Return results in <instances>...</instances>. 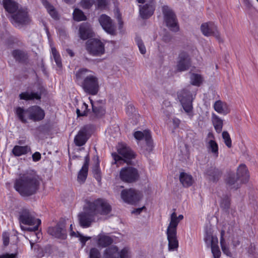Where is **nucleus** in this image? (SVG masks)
<instances>
[{
  "label": "nucleus",
  "mask_w": 258,
  "mask_h": 258,
  "mask_svg": "<svg viewBox=\"0 0 258 258\" xmlns=\"http://www.w3.org/2000/svg\"><path fill=\"white\" fill-rule=\"evenodd\" d=\"M40 185V179L36 172L28 171L20 175L14 183V188L22 197H29L35 194Z\"/></svg>",
  "instance_id": "nucleus-1"
},
{
  "label": "nucleus",
  "mask_w": 258,
  "mask_h": 258,
  "mask_svg": "<svg viewBox=\"0 0 258 258\" xmlns=\"http://www.w3.org/2000/svg\"><path fill=\"white\" fill-rule=\"evenodd\" d=\"M3 3L6 10L12 14L11 21L16 27L20 28L30 22L27 9H19L18 4L12 0H3Z\"/></svg>",
  "instance_id": "nucleus-2"
},
{
  "label": "nucleus",
  "mask_w": 258,
  "mask_h": 258,
  "mask_svg": "<svg viewBox=\"0 0 258 258\" xmlns=\"http://www.w3.org/2000/svg\"><path fill=\"white\" fill-rule=\"evenodd\" d=\"M76 79L78 82L83 80L81 86L84 91L89 94L96 95L99 90V80L95 74L86 69H81L76 74Z\"/></svg>",
  "instance_id": "nucleus-3"
},
{
  "label": "nucleus",
  "mask_w": 258,
  "mask_h": 258,
  "mask_svg": "<svg viewBox=\"0 0 258 258\" xmlns=\"http://www.w3.org/2000/svg\"><path fill=\"white\" fill-rule=\"evenodd\" d=\"M183 219L182 215L177 216L174 210L169 217V223L167 227L166 235L168 242L169 251L174 250L178 247V241L177 237V227L179 222Z\"/></svg>",
  "instance_id": "nucleus-4"
},
{
  "label": "nucleus",
  "mask_w": 258,
  "mask_h": 258,
  "mask_svg": "<svg viewBox=\"0 0 258 258\" xmlns=\"http://www.w3.org/2000/svg\"><path fill=\"white\" fill-rule=\"evenodd\" d=\"M16 113L23 122H26L27 118L38 121L42 120L45 117L44 110L37 105L31 106L25 110L18 107L16 109Z\"/></svg>",
  "instance_id": "nucleus-5"
},
{
  "label": "nucleus",
  "mask_w": 258,
  "mask_h": 258,
  "mask_svg": "<svg viewBox=\"0 0 258 258\" xmlns=\"http://www.w3.org/2000/svg\"><path fill=\"white\" fill-rule=\"evenodd\" d=\"M19 219L21 224L33 226V228H24L21 226L22 229L24 230L35 231L41 224V220L35 218L34 213L26 208H23L20 212Z\"/></svg>",
  "instance_id": "nucleus-6"
},
{
  "label": "nucleus",
  "mask_w": 258,
  "mask_h": 258,
  "mask_svg": "<svg viewBox=\"0 0 258 258\" xmlns=\"http://www.w3.org/2000/svg\"><path fill=\"white\" fill-rule=\"evenodd\" d=\"M248 179L247 169L245 165L242 164L237 169L236 178L230 176L227 179V183L231 188L237 189L240 184L246 183Z\"/></svg>",
  "instance_id": "nucleus-7"
},
{
  "label": "nucleus",
  "mask_w": 258,
  "mask_h": 258,
  "mask_svg": "<svg viewBox=\"0 0 258 258\" xmlns=\"http://www.w3.org/2000/svg\"><path fill=\"white\" fill-rule=\"evenodd\" d=\"M87 206L89 210L95 215L97 214L106 215L111 210V207L106 200L98 199L93 202H88Z\"/></svg>",
  "instance_id": "nucleus-8"
},
{
  "label": "nucleus",
  "mask_w": 258,
  "mask_h": 258,
  "mask_svg": "<svg viewBox=\"0 0 258 258\" xmlns=\"http://www.w3.org/2000/svg\"><path fill=\"white\" fill-rule=\"evenodd\" d=\"M178 98L185 112H186L189 116L192 117L193 115V107L192 104L193 100L192 94L188 90L183 89L178 93Z\"/></svg>",
  "instance_id": "nucleus-9"
},
{
  "label": "nucleus",
  "mask_w": 258,
  "mask_h": 258,
  "mask_svg": "<svg viewBox=\"0 0 258 258\" xmlns=\"http://www.w3.org/2000/svg\"><path fill=\"white\" fill-rule=\"evenodd\" d=\"M86 47L88 53L93 56H101L105 52L104 43L96 39L88 40Z\"/></svg>",
  "instance_id": "nucleus-10"
},
{
  "label": "nucleus",
  "mask_w": 258,
  "mask_h": 258,
  "mask_svg": "<svg viewBox=\"0 0 258 258\" xmlns=\"http://www.w3.org/2000/svg\"><path fill=\"white\" fill-rule=\"evenodd\" d=\"M117 150L118 153L122 156V160L125 162L128 163L129 160H131L135 157V154L133 151L126 145L123 144H119L117 147ZM115 162L122 160V158L117 155L116 153L112 154Z\"/></svg>",
  "instance_id": "nucleus-11"
},
{
  "label": "nucleus",
  "mask_w": 258,
  "mask_h": 258,
  "mask_svg": "<svg viewBox=\"0 0 258 258\" xmlns=\"http://www.w3.org/2000/svg\"><path fill=\"white\" fill-rule=\"evenodd\" d=\"M119 177L124 182L132 183L137 181L139 178L138 170L132 167H124L121 169Z\"/></svg>",
  "instance_id": "nucleus-12"
},
{
  "label": "nucleus",
  "mask_w": 258,
  "mask_h": 258,
  "mask_svg": "<svg viewBox=\"0 0 258 258\" xmlns=\"http://www.w3.org/2000/svg\"><path fill=\"white\" fill-rule=\"evenodd\" d=\"M162 11L164 14V21L167 26L173 31L178 30V26L175 14L168 7L163 6Z\"/></svg>",
  "instance_id": "nucleus-13"
},
{
  "label": "nucleus",
  "mask_w": 258,
  "mask_h": 258,
  "mask_svg": "<svg viewBox=\"0 0 258 258\" xmlns=\"http://www.w3.org/2000/svg\"><path fill=\"white\" fill-rule=\"evenodd\" d=\"M204 240L206 244L211 247L213 258H220L221 252L218 245V239L217 236L207 233Z\"/></svg>",
  "instance_id": "nucleus-14"
},
{
  "label": "nucleus",
  "mask_w": 258,
  "mask_h": 258,
  "mask_svg": "<svg viewBox=\"0 0 258 258\" xmlns=\"http://www.w3.org/2000/svg\"><path fill=\"white\" fill-rule=\"evenodd\" d=\"M95 215L89 210V207L87 206L84 208V211L78 215L79 223L83 228H87L90 226L94 220Z\"/></svg>",
  "instance_id": "nucleus-15"
},
{
  "label": "nucleus",
  "mask_w": 258,
  "mask_h": 258,
  "mask_svg": "<svg viewBox=\"0 0 258 258\" xmlns=\"http://www.w3.org/2000/svg\"><path fill=\"white\" fill-rule=\"evenodd\" d=\"M201 29L203 34L206 36H214L219 42L223 40L217 30V27L212 22L206 23L201 25Z\"/></svg>",
  "instance_id": "nucleus-16"
},
{
  "label": "nucleus",
  "mask_w": 258,
  "mask_h": 258,
  "mask_svg": "<svg viewBox=\"0 0 258 258\" xmlns=\"http://www.w3.org/2000/svg\"><path fill=\"white\" fill-rule=\"evenodd\" d=\"M142 196L140 192L134 189L123 190L121 194L122 200L124 202L132 204L139 201L142 198Z\"/></svg>",
  "instance_id": "nucleus-17"
},
{
  "label": "nucleus",
  "mask_w": 258,
  "mask_h": 258,
  "mask_svg": "<svg viewBox=\"0 0 258 258\" xmlns=\"http://www.w3.org/2000/svg\"><path fill=\"white\" fill-rule=\"evenodd\" d=\"M98 21L103 29L107 33L111 35L115 34V27L109 17L105 14L101 15L99 17Z\"/></svg>",
  "instance_id": "nucleus-18"
},
{
  "label": "nucleus",
  "mask_w": 258,
  "mask_h": 258,
  "mask_svg": "<svg viewBox=\"0 0 258 258\" xmlns=\"http://www.w3.org/2000/svg\"><path fill=\"white\" fill-rule=\"evenodd\" d=\"M190 65V59L188 54L184 51L180 52L176 66L177 70L179 72L185 71L188 69Z\"/></svg>",
  "instance_id": "nucleus-19"
},
{
  "label": "nucleus",
  "mask_w": 258,
  "mask_h": 258,
  "mask_svg": "<svg viewBox=\"0 0 258 258\" xmlns=\"http://www.w3.org/2000/svg\"><path fill=\"white\" fill-rule=\"evenodd\" d=\"M47 232L49 234L58 238L65 239L67 236L64 225L62 223H58L54 227H49Z\"/></svg>",
  "instance_id": "nucleus-20"
},
{
  "label": "nucleus",
  "mask_w": 258,
  "mask_h": 258,
  "mask_svg": "<svg viewBox=\"0 0 258 258\" xmlns=\"http://www.w3.org/2000/svg\"><path fill=\"white\" fill-rule=\"evenodd\" d=\"M134 136L135 138L138 141L145 140L149 147V149H151L152 147V141L150 131L145 130L143 132L137 131L135 132Z\"/></svg>",
  "instance_id": "nucleus-21"
},
{
  "label": "nucleus",
  "mask_w": 258,
  "mask_h": 258,
  "mask_svg": "<svg viewBox=\"0 0 258 258\" xmlns=\"http://www.w3.org/2000/svg\"><path fill=\"white\" fill-rule=\"evenodd\" d=\"M90 101L92 104V111L95 115L97 117L103 116L105 113L104 101L99 100L93 102L91 99H90Z\"/></svg>",
  "instance_id": "nucleus-22"
},
{
  "label": "nucleus",
  "mask_w": 258,
  "mask_h": 258,
  "mask_svg": "<svg viewBox=\"0 0 258 258\" xmlns=\"http://www.w3.org/2000/svg\"><path fill=\"white\" fill-rule=\"evenodd\" d=\"M88 128L86 126L80 130L74 139V142L77 146H82L86 142L87 138Z\"/></svg>",
  "instance_id": "nucleus-23"
},
{
  "label": "nucleus",
  "mask_w": 258,
  "mask_h": 258,
  "mask_svg": "<svg viewBox=\"0 0 258 258\" xmlns=\"http://www.w3.org/2000/svg\"><path fill=\"white\" fill-rule=\"evenodd\" d=\"M89 158L88 156L85 157V162L82 168L79 171L78 175L77 180L80 183H84L88 175Z\"/></svg>",
  "instance_id": "nucleus-24"
},
{
  "label": "nucleus",
  "mask_w": 258,
  "mask_h": 258,
  "mask_svg": "<svg viewBox=\"0 0 258 258\" xmlns=\"http://www.w3.org/2000/svg\"><path fill=\"white\" fill-rule=\"evenodd\" d=\"M214 110L219 114L226 115L230 112L229 105L221 100L216 101L213 105Z\"/></svg>",
  "instance_id": "nucleus-25"
},
{
  "label": "nucleus",
  "mask_w": 258,
  "mask_h": 258,
  "mask_svg": "<svg viewBox=\"0 0 258 258\" xmlns=\"http://www.w3.org/2000/svg\"><path fill=\"white\" fill-rule=\"evenodd\" d=\"M154 11L153 2L143 6H140V14L143 19H147L153 14Z\"/></svg>",
  "instance_id": "nucleus-26"
},
{
  "label": "nucleus",
  "mask_w": 258,
  "mask_h": 258,
  "mask_svg": "<svg viewBox=\"0 0 258 258\" xmlns=\"http://www.w3.org/2000/svg\"><path fill=\"white\" fill-rule=\"evenodd\" d=\"M97 244L102 247H105L112 243L113 240L111 237L105 233H100L96 237Z\"/></svg>",
  "instance_id": "nucleus-27"
},
{
  "label": "nucleus",
  "mask_w": 258,
  "mask_h": 258,
  "mask_svg": "<svg viewBox=\"0 0 258 258\" xmlns=\"http://www.w3.org/2000/svg\"><path fill=\"white\" fill-rule=\"evenodd\" d=\"M80 37L83 40H86L92 36V29L90 25L87 23L81 25L79 29Z\"/></svg>",
  "instance_id": "nucleus-28"
},
{
  "label": "nucleus",
  "mask_w": 258,
  "mask_h": 258,
  "mask_svg": "<svg viewBox=\"0 0 258 258\" xmlns=\"http://www.w3.org/2000/svg\"><path fill=\"white\" fill-rule=\"evenodd\" d=\"M103 258H119L118 247L112 245L106 248L103 253Z\"/></svg>",
  "instance_id": "nucleus-29"
},
{
  "label": "nucleus",
  "mask_w": 258,
  "mask_h": 258,
  "mask_svg": "<svg viewBox=\"0 0 258 258\" xmlns=\"http://www.w3.org/2000/svg\"><path fill=\"white\" fill-rule=\"evenodd\" d=\"M31 152V148L29 146H21L16 145L12 150V153L15 156H21Z\"/></svg>",
  "instance_id": "nucleus-30"
},
{
  "label": "nucleus",
  "mask_w": 258,
  "mask_h": 258,
  "mask_svg": "<svg viewBox=\"0 0 258 258\" xmlns=\"http://www.w3.org/2000/svg\"><path fill=\"white\" fill-rule=\"evenodd\" d=\"M207 178L211 181H217L221 175V172L217 168L211 167L206 171Z\"/></svg>",
  "instance_id": "nucleus-31"
},
{
  "label": "nucleus",
  "mask_w": 258,
  "mask_h": 258,
  "mask_svg": "<svg viewBox=\"0 0 258 258\" xmlns=\"http://www.w3.org/2000/svg\"><path fill=\"white\" fill-rule=\"evenodd\" d=\"M212 121L215 130L218 133H220L223 128V120L215 113L212 114Z\"/></svg>",
  "instance_id": "nucleus-32"
},
{
  "label": "nucleus",
  "mask_w": 258,
  "mask_h": 258,
  "mask_svg": "<svg viewBox=\"0 0 258 258\" xmlns=\"http://www.w3.org/2000/svg\"><path fill=\"white\" fill-rule=\"evenodd\" d=\"M179 180L182 185L184 187H189L194 182L192 176L185 172L180 173Z\"/></svg>",
  "instance_id": "nucleus-33"
},
{
  "label": "nucleus",
  "mask_w": 258,
  "mask_h": 258,
  "mask_svg": "<svg viewBox=\"0 0 258 258\" xmlns=\"http://www.w3.org/2000/svg\"><path fill=\"white\" fill-rule=\"evenodd\" d=\"M19 97L21 100H31L34 99L40 100L41 99V94L36 92L26 91L23 92L19 95Z\"/></svg>",
  "instance_id": "nucleus-34"
},
{
  "label": "nucleus",
  "mask_w": 258,
  "mask_h": 258,
  "mask_svg": "<svg viewBox=\"0 0 258 258\" xmlns=\"http://www.w3.org/2000/svg\"><path fill=\"white\" fill-rule=\"evenodd\" d=\"M207 147L208 151L211 153L214 157L217 158L219 155L218 145L215 140L207 141Z\"/></svg>",
  "instance_id": "nucleus-35"
},
{
  "label": "nucleus",
  "mask_w": 258,
  "mask_h": 258,
  "mask_svg": "<svg viewBox=\"0 0 258 258\" xmlns=\"http://www.w3.org/2000/svg\"><path fill=\"white\" fill-rule=\"evenodd\" d=\"M43 5L47 9V12L53 18H57L58 15L56 11L54 9L53 6L51 5L46 0H41Z\"/></svg>",
  "instance_id": "nucleus-36"
},
{
  "label": "nucleus",
  "mask_w": 258,
  "mask_h": 258,
  "mask_svg": "<svg viewBox=\"0 0 258 258\" xmlns=\"http://www.w3.org/2000/svg\"><path fill=\"white\" fill-rule=\"evenodd\" d=\"M12 55L15 59L19 61H23L27 58L26 52L19 49L14 50L12 52Z\"/></svg>",
  "instance_id": "nucleus-37"
},
{
  "label": "nucleus",
  "mask_w": 258,
  "mask_h": 258,
  "mask_svg": "<svg viewBox=\"0 0 258 258\" xmlns=\"http://www.w3.org/2000/svg\"><path fill=\"white\" fill-rule=\"evenodd\" d=\"M203 81V77L201 75L192 74L190 76V82L193 85L199 86Z\"/></svg>",
  "instance_id": "nucleus-38"
},
{
  "label": "nucleus",
  "mask_w": 258,
  "mask_h": 258,
  "mask_svg": "<svg viewBox=\"0 0 258 258\" xmlns=\"http://www.w3.org/2000/svg\"><path fill=\"white\" fill-rule=\"evenodd\" d=\"M51 47V53L52 56L57 65V66L59 68H61L62 66L61 64V59L60 58V56L59 53L57 51L55 47L52 46Z\"/></svg>",
  "instance_id": "nucleus-39"
},
{
  "label": "nucleus",
  "mask_w": 258,
  "mask_h": 258,
  "mask_svg": "<svg viewBox=\"0 0 258 258\" xmlns=\"http://www.w3.org/2000/svg\"><path fill=\"white\" fill-rule=\"evenodd\" d=\"M73 18L74 20L77 21H84L86 19V17L84 14L83 12L78 9H75L74 10L73 13Z\"/></svg>",
  "instance_id": "nucleus-40"
},
{
  "label": "nucleus",
  "mask_w": 258,
  "mask_h": 258,
  "mask_svg": "<svg viewBox=\"0 0 258 258\" xmlns=\"http://www.w3.org/2000/svg\"><path fill=\"white\" fill-rule=\"evenodd\" d=\"M93 172L96 179L98 181L101 180L100 170L99 169V162L98 157L96 158V163L93 169Z\"/></svg>",
  "instance_id": "nucleus-41"
},
{
  "label": "nucleus",
  "mask_w": 258,
  "mask_h": 258,
  "mask_svg": "<svg viewBox=\"0 0 258 258\" xmlns=\"http://www.w3.org/2000/svg\"><path fill=\"white\" fill-rule=\"evenodd\" d=\"M88 111V105L85 103H83L81 108H78L76 110L78 116H85L87 114Z\"/></svg>",
  "instance_id": "nucleus-42"
},
{
  "label": "nucleus",
  "mask_w": 258,
  "mask_h": 258,
  "mask_svg": "<svg viewBox=\"0 0 258 258\" xmlns=\"http://www.w3.org/2000/svg\"><path fill=\"white\" fill-rule=\"evenodd\" d=\"M119 257L120 258H131L132 253L130 249L127 247L123 248L119 252Z\"/></svg>",
  "instance_id": "nucleus-43"
},
{
  "label": "nucleus",
  "mask_w": 258,
  "mask_h": 258,
  "mask_svg": "<svg viewBox=\"0 0 258 258\" xmlns=\"http://www.w3.org/2000/svg\"><path fill=\"white\" fill-rule=\"evenodd\" d=\"M222 138L224 140L225 145L228 148H231L232 146L231 140L229 133L227 131H224L222 133Z\"/></svg>",
  "instance_id": "nucleus-44"
},
{
  "label": "nucleus",
  "mask_w": 258,
  "mask_h": 258,
  "mask_svg": "<svg viewBox=\"0 0 258 258\" xmlns=\"http://www.w3.org/2000/svg\"><path fill=\"white\" fill-rule=\"evenodd\" d=\"M136 43L139 47L140 52L142 54H144L146 52V49L142 40L139 38H136Z\"/></svg>",
  "instance_id": "nucleus-45"
},
{
  "label": "nucleus",
  "mask_w": 258,
  "mask_h": 258,
  "mask_svg": "<svg viewBox=\"0 0 258 258\" xmlns=\"http://www.w3.org/2000/svg\"><path fill=\"white\" fill-rule=\"evenodd\" d=\"M89 258H101L99 250L96 248H91L90 251Z\"/></svg>",
  "instance_id": "nucleus-46"
},
{
  "label": "nucleus",
  "mask_w": 258,
  "mask_h": 258,
  "mask_svg": "<svg viewBox=\"0 0 258 258\" xmlns=\"http://www.w3.org/2000/svg\"><path fill=\"white\" fill-rule=\"evenodd\" d=\"M94 3V0H82L81 5L84 9H89Z\"/></svg>",
  "instance_id": "nucleus-47"
},
{
  "label": "nucleus",
  "mask_w": 258,
  "mask_h": 258,
  "mask_svg": "<svg viewBox=\"0 0 258 258\" xmlns=\"http://www.w3.org/2000/svg\"><path fill=\"white\" fill-rule=\"evenodd\" d=\"M230 204V200L228 196L224 197L221 201V206L227 209L229 207Z\"/></svg>",
  "instance_id": "nucleus-48"
},
{
  "label": "nucleus",
  "mask_w": 258,
  "mask_h": 258,
  "mask_svg": "<svg viewBox=\"0 0 258 258\" xmlns=\"http://www.w3.org/2000/svg\"><path fill=\"white\" fill-rule=\"evenodd\" d=\"M222 240H223L222 239L221 242H220L221 249L224 253H225L227 255L229 256L231 255V252H230L228 247L226 245V241L223 242Z\"/></svg>",
  "instance_id": "nucleus-49"
},
{
  "label": "nucleus",
  "mask_w": 258,
  "mask_h": 258,
  "mask_svg": "<svg viewBox=\"0 0 258 258\" xmlns=\"http://www.w3.org/2000/svg\"><path fill=\"white\" fill-rule=\"evenodd\" d=\"M107 3V0H97L95 5L98 9H104Z\"/></svg>",
  "instance_id": "nucleus-50"
},
{
  "label": "nucleus",
  "mask_w": 258,
  "mask_h": 258,
  "mask_svg": "<svg viewBox=\"0 0 258 258\" xmlns=\"http://www.w3.org/2000/svg\"><path fill=\"white\" fill-rule=\"evenodd\" d=\"M3 240L4 244L5 246L8 245L9 243V234L8 232H5L3 234Z\"/></svg>",
  "instance_id": "nucleus-51"
},
{
  "label": "nucleus",
  "mask_w": 258,
  "mask_h": 258,
  "mask_svg": "<svg viewBox=\"0 0 258 258\" xmlns=\"http://www.w3.org/2000/svg\"><path fill=\"white\" fill-rule=\"evenodd\" d=\"M77 237H79V239L80 241L82 243L83 245H84L87 241L89 240L91 237H85L82 235L80 233L77 232Z\"/></svg>",
  "instance_id": "nucleus-52"
},
{
  "label": "nucleus",
  "mask_w": 258,
  "mask_h": 258,
  "mask_svg": "<svg viewBox=\"0 0 258 258\" xmlns=\"http://www.w3.org/2000/svg\"><path fill=\"white\" fill-rule=\"evenodd\" d=\"M32 157L33 161H38L41 159V154L38 152H36L32 155Z\"/></svg>",
  "instance_id": "nucleus-53"
},
{
  "label": "nucleus",
  "mask_w": 258,
  "mask_h": 258,
  "mask_svg": "<svg viewBox=\"0 0 258 258\" xmlns=\"http://www.w3.org/2000/svg\"><path fill=\"white\" fill-rule=\"evenodd\" d=\"M16 254H4L0 255V258H15Z\"/></svg>",
  "instance_id": "nucleus-54"
},
{
  "label": "nucleus",
  "mask_w": 258,
  "mask_h": 258,
  "mask_svg": "<svg viewBox=\"0 0 258 258\" xmlns=\"http://www.w3.org/2000/svg\"><path fill=\"white\" fill-rule=\"evenodd\" d=\"M208 141L209 140H214L215 137L212 133L209 132L207 136Z\"/></svg>",
  "instance_id": "nucleus-55"
},
{
  "label": "nucleus",
  "mask_w": 258,
  "mask_h": 258,
  "mask_svg": "<svg viewBox=\"0 0 258 258\" xmlns=\"http://www.w3.org/2000/svg\"><path fill=\"white\" fill-rule=\"evenodd\" d=\"M145 207H143L142 208H138L137 209H136L135 210L133 211L132 212L133 213H136V214H140L142 211V210L145 209Z\"/></svg>",
  "instance_id": "nucleus-56"
},
{
  "label": "nucleus",
  "mask_w": 258,
  "mask_h": 258,
  "mask_svg": "<svg viewBox=\"0 0 258 258\" xmlns=\"http://www.w3.org/2000/svg\"><path fill=\"white\" fill-rule=\"evenodd\" d=\"M70 228V231H71V233H70L71 235L72 236H78L77 235V232L75 233V232L73 231V225L72 224H71Z\"/></svg>",
  "instance_id": "nucleus-57"
},
{
  "label": "nucleus",
  "mask_w": 258,
  "mask_h": 258,
  "mask_svg": "<svg viewBox=\"0 0 258 258\" xmlns=\"http://www.w3.org/2000/svg\"><path fill=\"white\" fill-rule=\"evenodd\" d=\"M66 51L70 56L73 57L74 56V53L71 49H67Z\"/></svg>",
  "instance_id": "nucleus-58"
},
{
  "label": "nucleus",
  "mask_w": 258,
  "mask_h": 258,
  "mask_svg": "<svg viewBox=\"0 0 258 258\" xmlns=\"http://www.w3.org/2000/svg\"><path fill=\"white\" fill-rule=\"evenodd\" d=\"M224 234H225V231L224 230H222L221 232L220 242H221L222 239L223 240L222 241L223 242L225 241V239L224 238Z\"/></svg>",
  "instance_id": "nucleus-59"
},
{
  "label": "nucleus",
  "mask_w": 258,
  "mask_h": 258,
  "mask_svg": "<svg viewBox=\"0 0 258 258\" xmlns=\"http://www.w3.org/2000/svg\"><path fill=\"white\" fill-rule=\"evenodd\" d=\"M36 240H33V239H31V240H29L31 248H33V246L34 245V244H35L34 242H36Z\"/></svg>",
  "instance_id": "nucleus-60"
},
{
  "label": "nucleus",
  "mask_w": 258,
  "mask_h": 258,
  "mask_svg": "<svg viewBox=\"0 0 258 258\" xmlns=\"http://www.w3.org/2000/svg\"><path fill=\"white\" fill-rule=\"evenodd\" d=\"M41 235V234L39 233H33L32 234V237H36L37 238H39V236H40Z\"/></svg>",
  "instance_id": "nucleus-61"
},
{
  "label": "nucleus",
  "mask_w": 258,
  "mask_h": 258,
  "mask_svg": "<svg viewBox=\"0 0 258 258\" xmlns=\"http://www.w3.org/2000/svg\"><path fill=\"white\" fill-rule=\"evenodd\" d=\"M118 24H119V28L121 29L122 27L123 23L121 21L120 19H118Z\"/></svg>",
  "instance_id": "nucleus-62"
},
{
  "label": "nucleus",
  "mask_w": 258,
  "mask_h": 258,
  "mask_svg": "<svg viewBox=\"0 0 258 258\" xmlns=\"http://www.w3.org/2000/svg\"><path fill=\"white\" fill-rule=\"evenodd\" d=\"M67 3L72 4L75 2V0H64Z\"/></svg>",
  "instance_id": "nucleus-63"
},
{
  "label": "nucleus",
  "mask_w": 258,
  "mask_h": 258,
  "mask_svg": "<svg viewBox=\"0 0 258 258\" xmlns=\"http://www.w3.org/2000/svg\"><path fill=\"white\" fill-rule=\"evenodd\" d=\"M239 244V241H233V245L235 246H236L237 245H238Z\"/></svg>",
  "instance_id": "nucleus-64"
}]
</instances>
